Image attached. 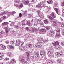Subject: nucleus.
Returning <instances> with one entry per match:
<instances>
[{
	"instance_id": "2",
	"label": "nucleus",
	"mask_w": 64,
	"mask_h": 64,
	"mask_svg": "<svg viewBox=\"0 0 64 64\" xmlns=\"http://www.w3.org/2000/svg\"><path fill=\"white\" fill-rule=\"evenodd\" d=\"M54 30H52L50 31L49 32H48L47 34V36H49V35H50L52 37H53L54 36Z\"/></svg>"
},
{
	"instance_id": "35",
	"label": "nucleus",
	"mask_w": 64,
	"mask_h": 64,
	"mask_svg": "<svg viewBox=\"0 0 64 64\" xmlns=\"http://www.w3.org/2000/svg\"><path fill=\"white\" fill-rule=\"evenodd\" d=\"M14 22H12L10 24V26H14Z\"/></svg>"
},
{
	"instance_id": "25",
	"label": "nucleus",
	"mask_w": 64,
	"mask_h": 64,
	"mask_svg": "<svg viewBox=\"0 0 64 64\" xmlns=\"http://www.w3.org/2000/svg\"><path fill=\"white\" fill-rule=\"evenodd\" d=\"M48 18H49L50 20H53V19H54V18H52L50 16H48Z\"/></svg>"
},
{
	"instance_id": "11",
	"label": "nucleus",
	"mask_w": 64,
	"mask_h": 64,
	"mask_svg": "<svg viewBox=\"0 0 64 64\" xmlns=\"http://www.w3.org/2000/svg\"><path fill=\"white\" fill-rule=\"evenodd\" d=\"M15 62V60L14 59H12L11 61H9L8 62V64H12L13 63Z\"/></svg>"
},
{
	"instance_id": "62",
	"label": "nucleus",
	"mask_w": 64,
	"mask_h": 64,
	"mask_svg": "<svg viewBox=\"0 0 64 64\" xmlns=\"http://www.w3.org/2000/svg\"><path fill=\"white\" fill-rule=\"evenodd\" d=\"M47 41H48L47 40H46L44 41V43H46V42H47Z\"/></svg>"
},
{
	"instance_id": "48",
	"label": "nucleus",
	"mask_w": 64,
	"mask_h": 64,
	"mask_svg": "<svg viewBox=\"0 0 64 64\" xmlns=\"http://www.w3.org/2000/svg\"><path fill=\"white\" fill-rule=\"evenodd\" d=\"M9 59L8 58H6L4 59V60L5 61H7V60H9Z\"/></svg>"
},
{
	"instance_id": "58",
	"label": "nucleus",
	"mask_w": 64,
	"mask_h": 64,
	"mask_svg": "<svg viewBox=\"0 0 64 64\" xmlns=\"http://www.w3.org/2000/svg\"><path fill=\"white\" fill-rule=\"evenodd\" d=\"M22 26H23V25H25V23L24 22H22Z\"/></svg>"
},
{
	"instance_id": "28",
	"label": "nucleus",
	"mask_w": 64,
	"mask_h": 64,
	"mask_svg": "<svg viewBox=\"0 0 64 64\" xmlns=\"http://www.w3.org/2000/svg\"><path fill=\"white\" fill-rule=\"evenodd\" d=\"M24 12V13L22 15L24 16V17H26V12Z\"/></svg>"
},
{
	"instance_id": "61",
	"label": "nucleus",
	"mask_w": 64,
	"mask_h": 64,
	"mask_svg": "<svg viewBox=\"0 0 64 64\" xmlns=\"http://www.w3.org/2000/svg\"><path fill=\"white\" fill-rule=\"evenodd\" d=\"M28 16H30V17H31V16H32V15L30 14H28Z\"/></svg>"
},
{
	"instance_id": "37",
	"label": "nucleus",
	"mask_w": 64,
	"mask_h": 64,
	"mask_svg": "<svg viewBox=\"0 0 64 64\" xmlns=\"http://www.w3.org/2000/svg\"><path fill=\"white\" fill-rule=\"evenodd\" d=\"M23 4H21L20 6H18V7H19L20 8H22V7H23Z\"/></svg>"
},
{
	"instance_id": "60",
	"label": "nucleus",
	"mask_w": 64,
	"mask_h": 64,
	"mask_svg": "<svg viewBox=\"0 0 64 64\" xmlns=\"http://www.w3.org/2000/svg\"><path fill=\"white\" fill-rule=\"evenodd\" d=\"M30 36L32 37H33V35L32 34L30 35Z\"/></svg>"
},
{
	"instance_id": "20",
	"label": "nucleus",
	"mask_w": 64,
	"mask_h": 64,
	"mask_svg": "<svg viewBox=\"0 0 64 64\" xmlns=\"http://www.w3.org/2000/svg\"><path fill=\"white\" fill-rule=\"evenodd\" d=\"M6 12H1L0 14V16H2L3 15H4V14H6Z\"/></svg>"
},
{
	"instance_id": "46",
	"label": "nucleus",
	"mask_w": 64,
	"mask_h": 64,
	"mask_svg": "<svg viewBox=\"0 0 64 64\" xmlns=\"http://www.w3.org/2000/svg\"><path fill=\"white\" fill-rule=\"evenodd\" d=\"M11 49H13L14 48V46H10V48Z\"/></svg>"
},
{
	"instance_id": "22",
	"label": "nucleus",
	"mask_w": 64,
	"mask_h": 64,
	"mask_svg": "<svg viewBox=\"0 0 64 64\" xmlns=\"http://www.w3.org/2000/svg\"><path fill=\"white\" fill-rule=\"evenodd\" d=\"M40 5L42 6V7H44L45 6L44 4V2H40Z\"/></svg>"
},
{
	"instance_id": "29",
	"label": "nucleus",
	"mask_w": 64,
	"mask_h": 64,
	"mask_svg": "<svg viewBox=\"0 0 64 64\" xmlns=\"http://www.w3.org/2000/svg\"><path fill=\"white\" fill-rule=\"evenodd\" d=\"M36 7H37L38 8H41L42 6L40 5V4H39L36 6Z\"/></svg>"
},
{
	"instance_id": "63",
	"label": "nucleus",
	"mask_w": 64,
	"mask_h": 64,
	"mask_svg": "<svg viewBox=\"0 0 64 64\" xmlns=\"http://www.w3.org/2000/svg\"><path fill=\"white\" fill-rule=\"evenodd\" d=\"M62 6H64V2H63L62 3Z\"/></svg>"
},
{
	"instance_id": "52",
	"label": "nucleus",
	"mask_w": 64,
	"mask_h": 64,
	"mask_svg": "<svg viewBox=\"0 0 64 64\" xmlns=\"http://www.w3.org/2000/svg\"><path fill=\"white\" fill-rule=\"evenodd\" d=\"M62 35H64V30L62 31Z\"/></svg>"
},
{
	"instance_id": "45",
	"label": "nucleus",
	"mask_w": 64,
	"mask_h": 64,
	"mask_svg": "<svg viewBox=\"0 0 64 64\" xmlns=\"http://www.w3.org/2000/svg\"><path fill=\"white\" fill-rule=\"evenodd\" d=\"M14 28H16V29H18V28H19V27H18V26H14Z\"/></svg>"
},
{
	"instance_id": "56",
	"label": "nucleus",
	"mask_w": 64,
	"mask_h": 64,
	"mask_svg": "<svg viewBox=\"0 0 64 64\" xmlns=\"http://www.w3.org/2000/svg\"><path fill=\"white\" fill-rule=\"evenodd\" d=\"M19 16H20V17H21V16H22V14H21V13H20L19 14Z\"/></svg>"
},
{
	"instance_id": "17",
	"label": "nucleus",
	"mask_w": 64,
	"mask_h": 64,
	"mask_svg": "<svg viewBox=\"0 0 64 64\" xmlns=\"http://www.w3.org/2000/svg\"><path fill=\"white\" fill-rule=\"evenodd\" d=\"M29 1L28 0L24 2V3H25V4H26V5H28L29 6H30V5H31V3L29 4Z\"/></svg>"
},
{
	"instance_id": "27",
	"label": "nucleus",
	"mask_w": 64,
	"mask_h": 64,
	"mask_svg": "<svg viewBox=\"0 0 64 64\" xmlns=\"http://www.w3.org/2000/svg\"><path fill=\"white\" fill-rule=\"evenodd\" d=\"M4 54L0 52V58H2V57L4 56Z\"/></svg>"
},
{
	"instance_id": "50",
	"label": "nucleus",
	"mask_w": 64,
	"mask_h": 64,
	"mask_svg": "<svg viewBox=\"0 0 64 64\" xmlns=\"http://www.w3.org/2000/svg\"><path fill=\"white\" fill-rule=\"evenodd\" d=\"M26 54H27V56H29V55H30V54H29V53H28V52H26Z\"/></svg>"
},
{
	"instance_id": "16",
	"label": "nucleus",
	"mask_w": 64,
	"mask_h": 64,
	"mask_svg": "<svg viewBox=\"0 0 64 64\" xmlns=\"http://www.w3.org/2000/svg\"><path fill=\"white\" fill-rule=\"evenodd\" d=\"M46 31L45 28H42L40 30V32L41 33H44V32H45Z\"/></svg>"
},
{
	"instance_id": "31",
	"label": "nucleus",
	"mask_w": 64,
	"mask_h": 64,
	"mask_svg": "<svg viewBox=\"0 0 64 64\" xmlns=\"http://www.w3.org/2000/svg\"><path fill=\"white\" fill-rule=\"evenodd\" d=\"M26 24L27 25H28V26H30V21H27Z\"/></svg>"
},
{
	"instance_id": "1",
	"label": "nucleus",
	"mask_w": 64,
	"mask_h": 64,
	"mask_svg": "<svg viewBox=\"0 0 64 64\" xmlns=\"http://www.w3.org/2000/svg\"><path fill=\"white\" fill-rule=\"evenodd\" d=\"M24 43V42H22V43L20 44V46L19 47V49H20L21 51H25L26 50V48L24 47V46H23V44Z\"/></svg>"
},
{
	"instance_id": "30",
	"label": "nucleus",
	"mask_w": 64,
	"mask_h": 64,
	"mask_svg": "<svg viewBox=\"0 0 64 64\" xmlns=\"http://www.w3.org/2000/svg\"><path fill=\"white\" fill-rule=\"evenodd\" d=\"M44 22L45 24H48V22L47 20H45L44 21Z\"/></svg>"
},
{
	"instance_id": "7",
	"label": "nucleus",
	"mask_w": 64,
	"mask_h": 64,
	"mask_svg": "<svg viewBox=\"0 0 64 64\" xmlns=\"http://www.w3.org/2000/svg\"><path fill=\"white\" fill-rule=\"evenodd\" d=\"M56 35L55 36L57 37H60V30H56Z\"/></svg>"
},
{
	"instance_id": "5",
	"label": "nucleus",
	"mask_w": 64,
	"mask_h": 64,
	"mask_svg": "<svg viewBox=\"0 0 64 64\" xmlns=\"http://www.w3.org/2000/svg\"><path fill=\"white\" fill-rule=\"evenodd\" d=\"M38 31V30L36 28H32V31L31 32L32 33H34V32H36V34H37Z\"/></svg>"
},
{
	"instance_id": "6",
	"label": "nucleus",
	"mask_w": 64,
	"mask_h": 64,
	"mask_svg": "<svg viewBox=\"0 0 64 64\" xmlns=\"http://www.w3.org/2000/svg\"><path fill=\"white\" fill-rule=\"evenodd\" d=\"M48 54L49 56H53L54 55V54H53V52L52 51H49L48 52Z\"/></svg>"
},
{
	"instance_id": "12",
	"label": "nucleus",
	"mask_w": 64,
	"mask_h": 64,
	"mask_svg": "<svg viewBox=\"0 0 64 64\" xmlns=\"http://www.w3.org/2000/svg\"><path fill=\"white\" fill-rule=\"evenodd\" d=\"M53 45L55 46H58L59 45V44L58 41H56L53 43Z\"/></svg>"
},
{
	"instance_id": "19",
	"label": "nucleus",
	"mask_w": 64,
	"mask_h": 64,
	"mask_svg": "<svg viewBox=\"0 0 64 64\" xmlns=\"http://www.w3.org/2000/svg\"><path fill=\"white\" fill-rule=\"evenodd\" d=\"M51 16L52 17L54 18H56V16H55L54 13L53 12L51 14Z\"/></svg>"
},
{
	"instance_id": "41",
	"label": "nucleus",
	"mask_w": 64,
	"mask_h": 64,
	"mask_svg": "<svg viewBox=\"0 0 64 64\" xmlns=\"http://www.w3.org/2000/svg\"><path fill=\"white\" fill-rule=\"evenodd\" d=\"M57 62L58 63H61V60L60 59H58L57 60Z\"/></svg>"
},
{
	"instance_id": "39",
	"label": "nucleus",
	"mask_w": 64,
	"mask_h": 64,
	"mask_svg": "<svg viewBox=\"0 0 64 64\" xmlns=\"http://www.w3.org/2000/svg\"><path fill=\"white\" fill-rule=\"evenodd\" d=\"M26 29L28 31H31V30H30L28 28V27L26 28Z\"/></svg>"
},
{
	"instance_id": "10",
	"label": "nucleus",
	"mask_w": 64,
	"mask_h": 64,
	"mask_svg": "<svg viewBox=\"0 0 64 64\" xmlns=\"http://www.w3.org/2000/svg\"><path fill=\"white\" fill-rule=\"evenodd\" d=\"M21 42V41L20 40H16V43L15 46H18L19 45H20V43Z\"/></svg>"
},
{
	"instance_id": "40",
	"label": "nucleus",
	"mask_w": 64,
	"mask_h": 64,
	"mask_svg": "<svg viewBox=\"0 0 64 64\" xmlns=\"http://www.w3.org/2000/svg\"><path fill=\"white\" fill-rule=\"evenodd\" d=\"M7 15L8 17H9L10 16V15H12V14H11V12H10L7 14Z\"/></svg>"
},
{
	"instance_id": "15",
	"label": "nucleus",
	"mask_w": 64,
	"mask_h": 64,
	"mask_svg": "<svg viewBox=\"0 0 64 64\" xmlns=\"http://www.w3.org/2000/svg\"><path fill=\"white\" fill-rule=\"evenodd\" d=\"M35 56L36 58H39L40 57L39 56V55L37 52H35Z\"/></svg>"
},
{
	"instance_id": "64",
	"label": "nucleus",
	"mask_w": 64,
	"mask_h": 64,
	"mask_svg": "<svg viewBox=\"0 0 64 64\" xmlns=\"http://www.w3.org/2000/svg\"><path fill=\"white\" fill-rule=\"evenodd\" d=\"M11 56V54L9 53L8 54V56Z\"/></svg>"
},
{
	"instance_id": "57",
	"label": "nucleus",
	"mask_w": 64,
	"mask_h": 64,
	"mask_svg": "<svg viewBox=\"0 0 64 64\" xmlns=\"http://www.w3.org/2000/svg\"><path fill=\"white\" fill-rule=\"evenodd\" d=\"M14 6H16V7H18V4H14Z\"/></svg>"
},
{
	"instance_id": "8",
	"label": "nucleus",
	"mask_w": 64,
	"mask_h": 64,
	"mask_svg": "<svg viewBox=\"0 0 64 64\" xmlns=\"http://www.w3.org/2000/svg\"><path fill=\"white\" fill-rule=\"evenodd\" d=\"M63 52H58L57 53H56V55H57V56H60L63 55Z\"/></svg>"
},
{
	"instance_id": "55",
	"label": "nucleus",
	"mask_w": 64,
	"mask_h": 64,
	"mask_svg": "<svg viewBox=\"0 0 64 64\" xmlns=\"http://www.w3.org/2000/svg\"><path fill=\"white\" fill-rule=\"evenodd\" d=\"M24 64H28V62H24Z\"/></svg>"
},
{
	"instance_id": "23",
	"label": "nucleus",
	"mask_w": 64,
	"mask_h": 64,
	"mask_svg": "<svg viewBox=\"0 0 64 64\" xmlns=\"http://www.w3.org/2000/svg\"><path fill=\"white\" fill-rule=\"evenodd\" d=\"M8 22H5L2 24V25H3V26H5V25H8Z\"/></svg>"
},
{
	"instance_id": "44",
	"label": "nucleus",
	"mask_w": 64,
	"mask_h": 64,
	"mask_svg": "<svg viewBox=\"0 0 64 64\" xmlns=\"http://www.w3.org/2000/svg\"><path fill=\"white\" fill-rule=\"evenodd\" d=\"M58 49H60L62 48V47L61 46H58Z\"/></svg>"
},
{
	"instance_id": "51",
	"label": "nucleus",
	"mask_w": 64,
	"mask_h": 64,
	"mask_svg": "<svg viewBox=\"0 0 64 64\" xmlns=\"http://www.w3.org/2000/svg\"><path fill=\"white\" fill-rule=\"evenodd\" d=\"M6 16H4L2 18H3V19H6Z\"/></svg>"
},
{
	"instance_id": "21",
	"label": "nucleus",
	"mask_w": 64,
	"mask_h": 64,
	"mask_svg": "<svg viewBox=\"0 0 64 64\" xmlns=\"http://www.w3.org/2000/svg\"><path fill=\"white\" fill-rule=\"evenodd\" d=\"M45 29L46 31H47L48 30H49L50 29V26H46L45 27Z\"/></svg>"
},
{
	"instance_id": "53",
	"label": "nucleus",
	"mask_w": 64,
	"mask_h": 64,
	"mask_svg": "<svg viewBox=\"0 0 64 64\" xmlns=\"http://www.w3.org/2000/svg\"><path fill=\"white\" fill-rule=\"evenodd\" d=\"M62 12H63L62 15L63 16H64V9H63V10Z\"/></svg>"
},
{
	"instance_id": "49",
	"label": "nucleus",
	"mask_w": 64,
	"mask_h": 64,
	"mask_svg": "<svg viewBox=\"0 0 64 64\" xmlns=\"http://www.w3.org/2000/svg\"><path fill=\"white\" fill-rule=\"evenodd\" d=\"M2 19H3V18H0V22H2Z\"/></svg>"
},
{
	"instance_id": "33",
	"label": "nucleus",
	"mask_w": 64,
	"mask_h": 64,
	"mask_svg": "<svg viewBox=\"0 0 64 64\" xmlns=\"http://www.w3.org/2000/svg\"><path fill=\"white\" fill-rule=\"evenodd\" d=\"M58 24L57 23L55 22H53V25L54 26H56V25Z\"/></svg>"
},
{
	"instance_id": "26",
	"label": "nucleus",
	"mask_w": 64,
	"mask_h": 64,
	"mask_svg": "<svg viewBox=\"0 0 64 64\" xmlns=\"http://www.w3.org/2000/svg\"><path fill=\"white\" fill-rule=\"evenodd\" d=\"M4 33V32L3 31L0 32V37H1V36H3V35Z\"/></svg>"
},
{
	"instance_id": "59",
	"label": "nucleus",
	"mask_w": 64,
	"mask_h": 64,
	"mask_svg": "<svg viewBox=\"0 0 64 64\" xmlns=\"http://www.w3.org/2000/svg\"><path fill=\"white\" fill-rule=\"evenodd\" d=\"M4 46L2 44H0V46H1V47H2Z\"/></svg>"
},
{
	"instance_id": "9",
	"label": "nucleus",
	"mask_w": 64,
	"mask_h": 64,
	"mask_svg": "<svg viewBox=\"0 0 64 64\" xmlns=\"http://www.w3.org/2000/svg\"><path fill=\"white\" fill-rule=\"evenodd\" d=\"M40 55L42 56H44L46 54L45 53V50H42V51L40 52Z\"/></svg>"
},
{
	"instance_id": "34",
	"label": "nucleus",
	"mask_w": 64,
	"mask_h": 64,
	"mask_svg": "<svg viewBox=\"0 0 64 64\" xmlns=\"http://www.w3.org/2000/svg\"><path fill=\"white\" fill-rule=\"evenodd\" d=\"M10 43L12 45H13L14 44H15V42L13 41H11Z\"/></svg>"
},
{
	"instance_id": "32",
	"label": "nucleus",
	"mask_w": 64,
	"mask_h": 64,
	"mask_svg": "<svg viewBox=\"0 0 64 64\" xmlns=\"http://www.w3.org/2000/svg\"><path fill=\"white\" fill-rule=\"evenodd\" d=\"M54 10H55V11H56V13L57 14H58V9L55 8L54 9Z\"/></svg>"
},
{
	"instance_id": "54",
	"label": "nucleus",
	"mask_w": 64,
	"mask_h": 64,
	"mask_svg": "<svg viewBox=\"0 0 64 64\" xmlns=\"http://www.w3.org/2000/svg\"><path fill=\"white\" fill-rule=\"evenodd\" d=\"M2 48H3L4 49H5L6 48V46H2Z\"/></svg>"
},
{
	"instance_id": "42",
	"label": "nucleus",
	"mask_w": 64,
	"mask_h": 64,
	"mask_svg": "<svg viewBox=\"0 0 64 64\" xmlns=\"http://www.w3.org/2000/svg\"><path fill=\"white\" fill-rule=\"evenodd\" d=\"M37 21L38 23V22H41V20H40V19H38L37 20Z\"/></svg>"
},
{
	"instance_id": "4",
	"label": "nucleus",
	"mask_w": 64,
	"mask_h": 64,
	"mask_svg": "<svg viewBox=\"0 0 64 64\" xmlns=\"http://www.w3.org/2000/svg\"><path fill=\"white\" fill-rule=\"evenodd\" d=\"M42 46V43L41 42H38L36 45V48H39Z\"/></svg>"
},
{
	"instance_id": "43",
	"label": "nucleus",
	"mask_w": 64,
	"mask_h": 64,
	"mask_svg": "<svg viewBox=\"0 0 64 64\" xmlns=\"http://www.w3.org/2000/svg\"><path fill=\"white\" fill-rule=\"evenodd\" d=\"M52 62H53L52 60H50L48 62V63H52Z\"/></svg>"
},
{
	"instance_id": "36",
	"label": "nucleus",
	"mask_w": 64,
	"mask_h": 64,
	"mask_svg": "<svg viewBox=\"0 0 64 64\" xmlns=\"http://www.w3.org/2000/svg\"><path fill=\"white\" fill-rule=\"evenodd\" d=\"M52 0H49L48 1H47V3H48V4H51V2Z\"/></svg>"
},
{
	"instance_id": "18",
	"label": "nucleus",
	"mask_w": 64,
	"mask_h": 64,
	"mask_svg": "<svg viewBox=\"0 0 64 64\" xmlns=\"http://www.w3.org/2000/svg\"><path fill=\"white\" fill-rule=\"evenodd\" d=\"M22 22H23V21H22L21 22H18V25H20L21 26H23V24H22Z\"/></svg>"
},
{
	"instance_id": "38",
	"label": "nucleus",
	"mask_w": 64,
	"mask_h": 64,
	"mask_svg": "<svg viewBox=\"0 0 64 64\" xmlns=\"http://www.w3.org/2000/svg\"><path fill=\"white\" fill-rule=\"evenodd\" d=\"M60 25L62 27H63L64 26V25H63V24H62V22H59Z\"/></svg>"
},
{
	"instance_id": "47",
	"label": "nucleus",
	"mask_w": 64,
	"mask_h": 64,
	"mask_svg": "<svg viewBox=\"0 0 64 64\" xmlns=\"http://www.w3.org/2000/svg\"><path fill=\"white\" fill-rule=\"evenodd\" d=\"M11 13V14H12H12H15V13H16V12H13Z\"/></svg>"
},
{
	"instance_id": "24",
	"label": "nucleus",
	"mask_w": 64,
	"mask_h": 64,
	"mask_svg": "<svg viewBox=\"0 0 64 64\" xmlns=\"http://www.w3.org/2000/svg\"><path fill=\"white\" fill-rule=\"evenodd\" d=\"M4 29L6 30V33H8V32L9 31V29L8 28H7L4 27Z\"/></svg>"
},
{
	"instance_id": "13",
	"label": "nucleus",
	"mask_w": 64,
	"mask_h": 64,
	"mask_svg": "<svg viewBox=\"0 0 64 64\" xmlns=\"http://www.w3.org/2000/svg\"><path fill=\"white\" fill-rule=\"evenodd\" d=\"M32 44L30 43H29L28 44L26 45V48H31L32 46Z\"/></svg>"
},
{
	"instance_id": "3",
	"label": "nucleus",
	"mask_w": 64,
	"mask_h": 64,
	"mask_svg": "<svg viewBox=\"0 0 64 64\" xmlns=\"http://www.w3.org/2000/svg\"><path fill=\"white\" fill-rule=\"evenodd\" d=\"M34 11L36 12L37 11V12H38V14L39 15L41 19H43L44 18V16L43 14H40V11L37 10L36 9L34 10Z\"/></svg>"
},
{
	"instance_id": "14",
	"label": "nucleus",
	"mask_w": 64,
	"mask_h": 64,
	"mask_svg": "<svg viewBox=\"0 0 64 64\" xmlns=\"http://www.w3.org/2000/svg\"><path fill=\"white\" fill-rule=\"evenodd\" d=\"M25 58L24 57H22L21 58V60L22 62L23 63L25 61Z\"/></svg>"
}]
</instances>
